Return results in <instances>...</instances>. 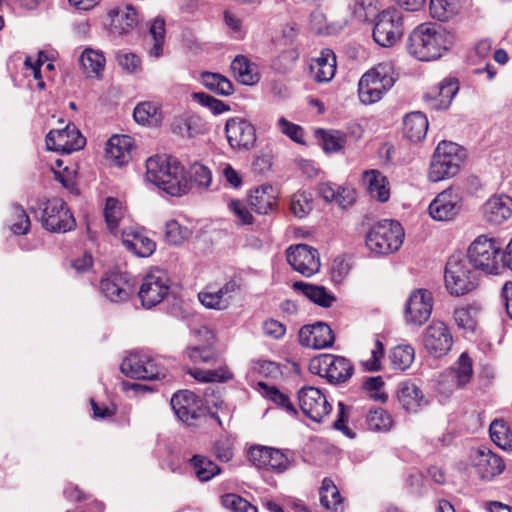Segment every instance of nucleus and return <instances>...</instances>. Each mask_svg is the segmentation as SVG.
Instances as JSON below:
<instances>
[{
  "label": "nucleus",
  "instance_id": "nucleus-7",
  "mask_svg": "<svg viewBox=\"0 0 512 512\" xmlns=\"http://www.w3.org/2000/svg\"><path fill=\"white\" fill-rule=\"evenodd\" d=\"M404 238V231L398 221L382 220L368 231L366 246L374 253L386 255L397 251Z\"/></svg>",
  "mask_w": 512,
  "mask_h": 512
},
{
  "label": "nucleus",
  "instance_id": "nucleus-35",
  "mask_svg": "<svg viewBox=\"0 0 512 512\" xmlns=\"http://www.w3.org/2000/svg\"><path fill=\"white\" fill-rule=\"evenodd\" d=\"M292 287L295 291L302 293L313 303L324 308L331 307L336 300L334 295L328 292L323 286L296 281L293 283Z\"/></svg>",
  "mask_w": 512,
  "mask_h": 512
},
{
  "label": "nucleus",
  "instance_id": "nucleus-61",
  "mask_svg": "<svg viewBox=\"0 0 512 512\" xmlns=\"http://www.w3.org/2000/svg\"><path fill=\"white\" fill-rule=\"evenodd\" d=\"M193 99L197 101L203 107H207L211 110V112L215 115L221 114L223 112L229 111L230 107L226 105L223 101L214 98L213 96L198 92L193 93Z\"/></svg>",
  "mask_w": 512,
  "mask_h": 512
},
{
  "label": "nucleus",
  "instance_id": "nucleus-40",
  "mask_svg": "<svg viewBox=\"0 0 512 512\" xmlns=\"http://www.w3.org/2000/svg\"><path fill=\"white\" fill-rule=\"evenodd\" d=\"M80 65L88 77H98L105 67V57L102 52L86 48L80 56Z\"/></svg>",
  "mask_w": 512,
  "mask_h": 512
},
{
  "label": "nucleus",
  "instance_id": "nucleus-2",
  "mask_svg": "<svg viewBox=\"0 0 512 512\" xmlns=\"http://www.w3.org/2000/svg\"><path fill=\"white\" fill-rule=\"evenodd\" d=\"M453 43L454 36L440 25L422 23L410 33L407 49L420 61H432L440 58Z\"/></svg>",
  "mask_w": 512,
  "mask_h": 512
},
{
  "label": "nucleus",
  "instance_id": "nucleus-44",
  "mask_svg": "<svg viewBox=\"0 0 512 512\" xmlns=\"http://www.w3.org/2000/svg\"><path fill=\"white\" fill-rule=\"evenodd\" d=\"M137 22V11L133 7L127 6L116 11L111 25L115 32L126 34L137 25Z\"/></svg>",
  "mask_w": 512,
  "mask_h": 512
},
{
  "label": "nucleus",
  "instance_id": "nucleus-8",
  "mask_svg": "<svg viewBox=\"0 0 512 512\" xmlns=\"http://www.w3.org/2000/svg\"><path fill=\"white\" fill-rule=\"evenodd\" d=\"M309 369L332 384L346 382L354 372L353 365L348 359L333 354H321L314 357L310 361Z\"/></svg>",
  "mask_w": 512,
  "mask_h": 512
},
{
  "label": "nucleus",
  "instance_id": "nucleus-27",
  "mask_svg": "<svg viewBox=\"0 0 512 512\" xmlns=\"http://www.w3.org/2000/svg\"><path fill=\"white\" fill-rule=\"evenodd\" d=\"M396 395L400 406L408 413H416L429 403L422 389L410 380L398 384Z\"/></svg>",
  "mask_w": 512,
  "mask_h": 512
},
{
  "label": "nucleus",
  "instance_id": "nucleus-11",
  "mask_svg": "<svg viewBox=\"0 0 512 512\" xmlns=\"http://www.w3.org/2000/svg\"><path fill=\"white\" fill-rule=\"evenodd\" d=\"M403 32V14L400 10L391 8L378 14L372 35L380 46L391 47L402 37Z\"/></svg>",
  "mask_w": 512,
  "mask_h": 512
},
{
  "label": "nucleus",
  "instance_id": "nucleus-58",
  "mask_svg": "<svg viewBox=\"0 0 512 512\" xmlns=\"http://www.w3.org/2000/svg\"><path fill=\"white\" fill-rule=\"evenodd\" d=\"M323 149L326 152H338L341 150L347 141L346 135L338 130H332L330 132L321 131Z\"/></svg>",
  "mask_w": 512,
  "mask_h": 512
},
{
  "label": "nucleus",
  "instance_id": "nucleus-56",
  "mask_svg": "<svg viewBox=\"0 0 512 512\" xmlns=\"http://www.w3.org/2000/svg\"><path fill=\"white\" fill-rule=\"evenodd\" d=\"M312 210L311 197L305 192L295 193L290 201V211L297 218L306 217Z\"/></svg>",
  "mask_w": 512,
  "mask_h": 512
},
{
  "label": "nucleus",
  "instance_id": "nucleus-18",
  "mask_svg": "<svg viewBox=\"0 0 512 512\" xmlns=\"http://www.w3.org/2000/svg\"><path fill=\"white\" fill-rule=\"evenodd\" d=\"M86 140L74 125L51 130L46 136V146L50 151L70 154L85 146Z\"/></svg>",
  "mask_w": 512,
  "mask_h": 512
},
{
  "label": "nucleus",
  "instance_id": "nucleus-47",
  "mask_svg": "<svg viewBox=\"0 0 512 512\" xmlns=\"http://www.w3.org/2000/svg\"><path fill=\"white\" fill-rule=\"evenodd\" d=\"M491 440L500 448L507 450L512 448V432L504 420L496 419L489 427Z\"/></svg>",
  "mask_w": 512,
  "mask_h": 512
},
{
  "label": "nucleus",
  "instance_id": "nucleus-41",
  "mask_svg": "<svg viewBox=\"0 0 512 512\" xmlns=\"http://www.w3.org/2000/svg\"><path fill=\"white\" fill-rule=\"evenodd\" d=\"M310 29L319 35H335L339 33L344 24L340 22L328 23L326 15L321 10H314L309 18Z\"/></svg>",
  "mask_w": 512,
  "mask_h": 512
},
{
  "label": "nucleus",
  "instance_id": "nucleus-43",
  "mask_svg": "<svg viewBox=\"0 0 512 512\" xmlns=\"http://www.w3.org/2000/svg\"><path fill=\"white\" fill-rule=\"evenodd\" d=\"M201 81L207 89L218 95L229 96L233 93V85L231 81L221 74L203 72L201 75Z\"/></svg>",
  "mask_w": 512,
  "mask_h": 512
},
{
  "label": "nucleus",
  "instance_id": "nucleus-30",
  "mask_svg": "<svg viewBox=\"0 0 512 512\" xmlns=\"http://www.w3.org/2000/svg\"><path fill=\"white\" fill-rule=\"evenodd\" d=\"M194 335L196 338H203L204 343L189 346L186 350L187 357L194 363L211 362L215 356V353L211 348V342L214 338L212 331L206 326H201L194 331Z\"/></svg>",
  "mask_w": 512,
  "mask_h": 512
},
{
  "label": "nucleus",
  "instance_id": "nucleus-62",
  "mask_svg": "<svg viewBox=\"0 0 512 512\" xmlns=\"http://www.w3.org/2000/svg\"><path fill=\"white\" fill-rule=\"evenodd\" d=\"M189 176L190 180L188 179V181L190 184L194 182L197 186L203 188H207L212 181L211 171L206 166L199 163L191 165Z\"/></svg>",
  "mask_w": 512,
  "mask_h": 512
},
{
  "label": "nucleus",
  "instance_id": "nucleus-63",
  "mask_svg": "<svg viewBox=\"0 0 512 512\" xmlns=\"http://www.w3.org/2000/svg\"><path fill=\"white\" fill-rule=\"evenodd\" d=\"M493 43L490 39L480 40L470 52L469 60L472 64H480L486 61L492 50Z\"/></svg>",
  "mask_w": 512,
  "mask_h": 512
},
{
  "label": "nucleus",
  "instance_id": "nucleus-17",
  "mask_svg": "<svg viewBox=\"0 0 512 512\" xmlns=\"http://www.w3.org/2000/svg\"><path fill=\"white\" fill-rule=\"evenodd\" d=\"M423 345L433 357L440 358L446 355L453 345L449 327L442 321H432L423 333Z\"/></svg>",
  "mask_w": 512,
  "mask_h": 512
},
{
  "label": "nucleus",
  "instance_id": "nucleus-5",
  "mask_svg": "<svg viewBox=\"0 0 512 512\" xmlns=\"http://www.w3.org/2000/svg\"><path fill=\"white\" fill-rule=\"evenodd\" d=\"M445 286L451 295L462 296L477 286L476 270L467 258L461 254H453L445 266Z\"/></svg>",
  "mask_w": 512,
  "mask_h": 512
},
{
  "label": "nucleus",
  "instance_id": "nucleus-24",
  "mask_svg": "<svg viewBox=\"0 0 512 512\" xmlns=\"http://www.w3.org/2000/svg\"><path fill=\"white\" fill-rule=\"evenodd\" d=\"M299 341L306 347L324 349L333 345L335 335L328 324L317 322L300 329Z\"/></svg>",
  "mask_w": 512,
  "mask_h": 512
},
{
  "label": "nucleus",
  "instance_id": "nucleus-54",
  "mask_svg": "<svg viewBox=\"0 0 512 512\" xmlns=\"http://www.w3.org/2000/svg\"><path fill=\"white\" fill-rule=\"evenodd\" d=\"M189 374L196 380L208 383V382H224L232 378L231 372L224 367L214 370H202V369H191Z\"/></svg>",
  "mask_w": 512,
  "mask_h": 512
},
{
  "label": "nucleus",
  "instance_id": "nucleus-10",
  "mask_svg": "<svg viewBox=\"0 0 512 512\" xmlns=\"http://www.w3.org/2000/svg\"><path fill=\"white\" fill-rule=\"evenodd\" d=\"M126 376L141 380H156L165 377V368L148 353L131 352L121 363Z\"/></svg>",
  "mask_w": 512,
  "mask_h": 512
},
{
  "label": "nucleus",
  "instance_id": "nucleus-19",
  "mask_svg": "<svg viewBox=\"0 0 512 512\" xmlns=\"http://www.w3.org/2000/svg\"><path fill=\"white\" fill-rule=\"evenodd\" d=\"M170 405L177 418L186 425H193L205 413L202 400L188 390L174 393Z\"/></svg>",
  "mask_w": 512,
  "mask_h": 512
},
{
  "label": "nucleus",
  "instance_id": "nucleus-25",
  "mask_svg": "<svg viewBox=\"0 0 512 512\" xmlns=\"http://www.w3.org/2000/svg\"><path fill=\"white\" fill-rule=\"evenodd\" d=\"M121 240L126 249L138 257H149L156 249V243L141 227H125L121 232Z\"/></svg>",
  "mask_w": 512,
  "mask_h": 512
},
{
  "label": "nucleus",
  "instance_id": "nucleus-31",
  "mask_svg": "<svg viewBox=\"0 0 512 512\" xmlns=\"http://www.w3.org/2000/svg\"><path fill=\"white\" fill-rule=\"evenodd\" d=\"M237 284L234 281L227 282L219 290L210 292L202 291L198 298L202 305L209 309L224 310L230 305L232 294L236 291Z\"/></svg>",
  "mask_w": 512,
  "mask_h": 512
},
{
  "label": "nucleus",
  "instance_id": "nucleus-29",
  "mask_svg": "<svg viewBox=\"0 0 512 512\" xmlns=\"http://www.w3.org/2000/svg\"><path fill=\"white\" fill-rule=\"evenodd\" d=\"M458 82L454 78H447L432 88L426 98L430 101V106L436 110L447 109L458 91Z\"/></svg>",
  "mask_w": 512,
  "mask_h": 512
},
{
  "label": "nucleus",
  "instance_id": "nucleus-34",
  "mask_svg": "<svg viewBox=\"0 0 512 512\" xmlns=\"http://www.w3.org/2000/svg\"><path fill=\"white\" fill-rule=\"evenodd\" d=\"M236 80L243 85H254L260 80L258 67L243 55L236 56L231 63Z\"/></svg>",
  "mask_w": 512,
  "mask_h": 512
},
{
  "label": "nucleus",
  "instance_id": "nucleus-22",
  "mask_svg": "<svg viewBox=\"0 0 512 512\" xmlns=\"http://www.w3.org/2000/svg\"><path fill=\"white\" fill-rule=\"evenodd\" d=\"M100 291L110 302L122 303L133 294V286L127 273L111 272L101 280Z\"/></svg>",
  "mask_w": 512,
  "mask_h": 512
},
{
  "label": "nucleus",
  "instance_id": "nucleus-53",
  "mask_svg": "<svg viewBox=\"0 0 512 512\" xmlns=\"http://www.w3.org/2000/svg\"><path fill=\"white\" fill-rule=\"evenodd\" d=\"M104 217L110 232L115 233L123 217L121 203L116 198L109 197L106 199Z\"/></svg>",
  "mask_w": 512,
  "mask_h": 512
},
{
  "label": "nucleus",
  "instance_id": "nucleus-14",
  "mask_svg": "<svg viewBox=\"0 0 512 512\" xmlns=\"http://www.w3.org/2000/svg\"><path fill=\"white\" fill-rule=\"evenodd\" d=\"M249 460L258 469H265L274 473H283L291 466L289 451L268 446H253L248 452Z\"/></svg>",
  "mask_w": 512,
  "mask_h": 512
},
{
  "label": "nucleus",
  "instance_id": "nucleus-4",
  "mask_svg": "<svg viewBox=\"0 0 512 512\" xmlns=\"http://www.w3.org/2000/svg\"><path fill=\"white\" fill-rule=\"evenodd\" d=\"M466 157L465 150L451 141H442L436 147L429 168V179L439 182L454 177Z\"/></svg>",
  "mask_w": 512,
  "mask_h": 512
},
{
  "label": "nucleus",
  "instance_id": "nucleus-37",
  "mask_svg": "<svg viewBox=\"0 0 512 512\" xmlns=\"http://www.w3.org/2000/svg\"><path fill=\"white\" fill-rule=\"evenodd\" d=\"M403 125L404 135L412 142L424 139L428 131V119L420 111L407 114Z\"/></svg>",
  "mask_w": 512,
  "mask_h": 512
},
{
  "label": "nucleus",
  "instance_id": "nucleus-57",
  "mask_svg": "<svg viewBox=\"0 0 512 512\" xmlns=\"http://www.w3.org/2000/svg\"><path fill=\"white\" fill-rule=\"evenodd\" d=\"M158 106L152 102L139 103L133 112V117L140 124L151 123L157 121Z\"/></svg>",
  "mask_w": 512,
  "mask_h": 512
},
{
  "label": "nucleus",
  "instance_id": "nucleus-52",
  "mask_svg": "<svg viewBox=\"0 0 512 512\" xmlns=\"http://www.w3.org/2000/svg\"><path fill=\"white\" fill-rule=\"evenodd\" d=\"M477 309L474 306L459 307L454 310V320L458 328L465 331L474 332L476 322Z\"/></svg>",
  "mask_w": 512,
  "mask_h": 512
},
{
  "label": "nucleus",
  "instance_id": "nucleus-48",
  "mask_svg": "<svg viewBox=\"0 0 512 512\" xmlns=\"http://www.w3.org/2000/svg\"><path fill=\"white\" fill-rule=\"evenodd\" d=\"M320 502L327 509L338 510L342 503V497L334 482L329 478H324L319 491Z\"/></svg>",
  "mask_w": 512,
  "mask_h": 512
},
{
  "label": "nucleus",
  "instance_id": "nucleus-55",
  "mask_svg": "<svg viewBox=\"0 0 512 512\" xmlns=\"http://www.w3.org/2000/svg\"><path fill=\"white\" fill-rule=\"evenodd\" d=\"M221 504L232 512H258L254 505L234 493L223 495L221 497Z\"/></svg>",
  "mask_w": 512,
  "mask_h": 512
},
{
  "label": "nucleus",
  "instance_id": "nucleus-32",
  "mask_svg": "<svg viewBox=\"0 0 512 512\" xmlns=\"http://www.w3.org/2000/svg\"><path fill=\"white\" fill-rule=\"evenodd\" d=\"M133 140L128 135H113L106 145V157L121 166L130 159Z\"/></svg>",
  "mask_w": 512,
  "mask_h": 512
},
{
  "label": "nucleus",
  "instance_id": "nucleus-3",
  "mask_svg": "<svg viewBox=\"0 0 512 512\" xmlns=\"http://www.w3.org/2000/svg\"><path fill=\"white\" fill-rule=\"evenodd\" d=\"M395 83L394 68L390 63H379L362 75L358 96L363 104L378 102Z\"/></svg>",
  "mask_w": 512,
  "mask_h": 512
},
{
  "label": "nucleus",
  "instance_id": "nucleus-33",
  "mask_svg": "<svg viewBox=\"0 0 512 512\" xmlns=\"http://www.w3.org/2000/svg\"><path fill=\"white\" fill-rule=\"evenodd\" d=\"M310 70L317 82H329L335 75L336 56L330 49H324L310 66Z\"/></svg>",
  "mask_w": 512,
  "mask_h": 512
},
{
  "label": "nucleus",
  "instance_id": "nucleus-16",
  "mask_svg": "<svg viewBox=\"0 0 512 512\" xmlns=\"http://www.w3.org/2000/svg\"><path fill=\"white\" fill-rule=\"evenodd\" d=\"M41 219L43 227L51 232H67L75 226V219L66 203L58 198L44 203Z\"/></svg>",
  "mask_w": 512,
  "mask_h": 512
},
{
  "label": "nucleus",
  "instance_id": "nucleus-49",
  "mask_svg": "<svg viewBox=\"0 0 512 512\" xmlns=\"http://www.w3.org/2000/svg\"><path fill=\"white\" fill-rule=\"evenodd\" d=\"M389 358L395 369L403 371L413 363L415 351L411 345H398L391 350Z\"/></svg>",
  "mask_w": 512,
  "mask_h": 512
},
{
  "label": "nucleus",
  "instance_id": "nucleus-28",
  "mask_svg": "<svg viewBox=\"0 0 512 512\" xmlns=\"http://www.w3.org/2000/svg\"><path fill=\"white\" fill-rule=\"evenodd\" d=\"M474 467L482 479H492L504 469V463L500 456L486 447L479 448L473 459Z\"/></svg>",
  "mask_w": 512,
  "mask_h": 512
},
{
  "label": "nucleus",
  "instance_id": "nucleus-59",
  "mask_svg": "<svg viewBox=\"0 0 512 512\" xmlns=\"http://www.w3.org/2000/svg\"><path fill=\"white\" fill-rule=\"evenodd\" d=\"M190 234L188 228L181 226L176 220H170L165 225V237L172 245L181 244Z\"/></svg>",
  "mask_w": 512,
  "mask_h": 512
},
{
  "label": "nucleus",
  "instance_id": "nucleus-64",
  "mask_svg": "<svg viewBox=\"0 0 512 512\" xmlns=\"http://www.w3.org/2000/svg\"><path fill=\"white\" fill-rule=\"evenodd\" d=\"M116 58L119 66L128 73H136L141 69V60L134 53L120 51Z\"/></svg>",
  "mask_w": 512,
  "mask_h": 512
},
{
  "label": "nucleus",
  "instance_id": "nucleus-6",
  "mask_svg": "<svg viewBox=\"0 0 512 512\" xmlns=\"http://www.w3.org/2000/svg\"><path fill=\"white\" fill-rule=\"evenodd\" d=\"M501 251V244L495 238L480 235L470 244L466 258L475 270L499 274L502 269Z\"/></svg>",
  "mask_w": 512,
  "mask_h": 512
},
{
  "label": "nucleus",
  "instance_id": "nucleus-50",
  "mask_svg": "<svg viewBox=\"0 0 512 512\" xmlns=\"http://www.w3.org/2000/svg\"><path fill=\"white\" fill-rule=\"evenodd\" d=\"M366 423L368 429L375 432L389 431L393 425L391 416L382 408L370 410Z\"/></svg>",
  "mask_w": 512,
  "mask_h": 512
},
{
  "label": "nucleus",
  "instance_id": "nucleus-1",
  "mask_svg": "<svg viewBox=\"0 0 512 512\" xmlns=\"http://www.w3.org/2000/svg\"><path fill=\"white\" fill-rule=\"evenodd\" d=\"M146 179L171 196H182L190 190L184 167L177 158L155 155L146 161Z\"/></svg>",
  "mask_w": 512,
  "mask_h": 512
},
{
  "label": "nucleus",
  "instance_id": "nucleus-51",
  "mask_svg": "<svg viewBox=\"0 0 512 512\" xmlns=\"http://www.w3.org/2000/svg\"><path fill=\"white\" fill-rule=\"evenodd\" d=\"M457 10L458 0H430V14L439 21H447Z\"/></svg>",
  "mask_w": 512,
  "mask_h": 512
},
{
  "label": "nucleus",
  "instance_id": "nucleus-21",
  "mask_svg": "<svg viewBox=\"0 0 512 512\" xmlns=\"http://www.w3.org/2000/svg\"><path fill=\"white\" fill-rule=\"evenodd\" d=\"M433 299L430 291L426 289L414 290L405 304L404 317L407 323L422 325L432 312Z\"/></svg>",
  "mask_w": 512,
  "mask_h": 512
},
{
  "label": "nucleus",
  "instance_id": "nucleus-26",
  "mask_svg": "<svg viewBox=\"0 0 512 512\" xmlns=\"http://www.w3.org/2000/svg\"><path fill=\"white\" fill-rule=\"evenodd\" d=\"M482 217L490 225H500L512 216V198L505 194L491 196L481 207Z\"/></svg>",
  "mask_w": 512,
  "mask_h": 512
},
{
  "label": "nucleus",
  "instance_id": "nucleus-12",
  "mask_svg": "<svg viewBox=\"0 0 512 512\" xmlns=\"http://www.w3.org/2000/svg\"><path fill=\"white\" fill-rule=\"evenodd\" d=\"M170 278L161 269L151 270L142 280L138 296L144 308L150 309L160 304L168 295Z\"/></svg>",
  "mask_w": 512,
  "mask_h": 512
},
{
  "label": "nucleus",
  "instance_id": "nucleus-15",
  "mask_svg": "<svg viewBox=\"0 0 512 512\" xmlns=\"http://www.w3.org/2000/svg\"><path fill=\"white\" fill-rule=\"evenodd\" d=\"M299 407L304 415L320 423L332 410L323 392L314 386H304L297 393Z\"/></svg>",
  "mask_w": 512,
  "mask_h": 512
},
{
  "label": "nucleus",
  "instance_id": "nucleus-46",
  "mask_svg": "<svg viewBox=\"0 0 512 512\" xmlns=\"http://www.w3.org/2000/svg\"><path fill=\"white\" fill-rule=\"evenodd\" d=\"M259 391L262 393L264 397L274 402L276 405L282 407L288 414L297 415V410L295 406L290 401V398L278 390L274 386H268L266 383L260 381L258 382Z\"/></svg>",
  "mask_w": 512,
  "mask_h": 512
},
{
  "label": "nucleus",
  "instance_id": "nucleus-39",
  "mask_svg": "<svg viewBox=\"0 0 512 512\" xmlns=\"http://www.w3.org/2000/svg\"><path fill=\"white\" fill-rule=\"evenodd\" d=\"M363 181L367 186L370 196L380 202H386L390 197L388 181L382 173L377 170L365 171Z\"/></svg>",
  "mask_w": 512,
  "mask_h": 512
},
{
  "label": "nucleus",
  "instance_id": "nucleus-23",
  "mask_svg": "<svg viewBox=\"0 0 512 512\" xmlns=\"http://www.w3.org/2000/svg\"><path fill=\"white\" fill-rule=\"evenodd\" d=\"M225 133L229 145L233 149H250L256 141L254 126L243 118H230L225 125Z\"/></svg>",
  "mask_w": 512,
  "mask_h": 512
},
{
  "label": "nucleus",
  "instance_id": "nucleus-38",
  "mask_svg": "<svg viewBox=\"0 0 512 512\" xmlns=\"http://www.w3.org/2000/svg\"><path fill=\"white\" fill-rule=\"evenodd\" d=\"M318 194L326 202H335L339 206L345 208L354 202L353 192L344 187L336 186L330 182H322L317 187Z\"/></svg>",
  "mask_w": 512,
  "mask_h": 512
},
{
  "label": "nucleus",
  "instance_id": "nucleus-20",
  "mask_svg": "<svg viewBox=\"0 0 512 512\" xmlns=\"http://www.w3.org/2000/svg\"><path fill=\"white\" fill-rule=\"evenodd\" d=\"M286 254L288 263L305 277L314 275L320 269L318 251L307 244L290 246Z\"/></svg>",
  "mask_w": 512,
  "mask_h": 512
},
{
  "label": "nucleus",
  "instance_id": "nucleus-42",
  "mask_svg": "<svg viewBox=\"0 0 512 512\" xmlns=\"http://www.w3.org/2000/svg\"><path fill=\"white\" fill-rule=\"evenodd\" d=\"M165 40V21L163 18H155L149 26V41L151 47L148 49L150 56L159 58L163 54Z\"/></svg>",
  "mask_w": 512,
  "mask_h": 512
},
{
  "label": "nucleus",
  "instance_id": "nucleus-36",
  "mask_svg": "<svg viewBox=\"0 0 512 512\" xmlns=\"http://www.w3.org/2000/svg\"><path fill=\"white\" fill-rule=\"evenodd\" d=\"M276 194L271 185L256 188L249 196L251 208L258 214H267L276 206Z\"/></svg>",
  "mask_w": 512,
  "mask_h": 512
},
{
  "label": "nucleus",
  "instance_id": "nucleus-60",
  "mask_svg": "<svg viewBox=\"0 0 512 512\" xmlns=\"http://www.w3.org/2000/svg\"><path fill=\"white\" fill-rule=\"evenodd\" d=\"M13 216L15 221L11 224V230L16 235H25L30 230V219L22 206L18 204L12 205Z\"/></svg>",
  "mask_w": 512,
  "mask_h": 512
},
{
  "label": "nucleus",
  "instance_id": "nucleus-13",
  "mask_svg": "<svg viewBox=\"0 0 512 512\" xmlns=\"http://www.w3.org/2000/svg\"><path fill=\"white\" fill-rule=\"evenodd\" d=\"M473 377V362L467 353H462L457 362L445 370L439 378V391L451 394L455 390L464 388Z\"/></svg>",
  "mask_w": 512,
  "mask_h": 512
},
{
  "label": "nucleus",
  "instance_id": "nucleus-9",
  "mask_svg": "<svg viewBox=\"0 0 512 512\" xmlns=\"http://www.w3.org/2000/svg\"><path fill=\"white\" fill-rule=\"evenodd\" d=\"M464 197L460 188L451 186L436 195L428 206L430 217L439 222L455 220L463 211Z\"/></svg>",
  "mask_w": 512,
  "mask_h": 512
},
{
  "label": "nucleus",
  "instance_id": "nucleus-45",
  "mask_svg": "<svg viewBox=\"0 0 512 512\" xmlns=\"http://www.w3.org/2000/svg\"><path fill=\"white\" fill-rule=\"evenodd\" d=\"M190 463L197 478L202 482L211 480L221 472L220 467L205 456L194 455Z\"/></svg>",
  "mask_w": 512,
  "mask_h": 512
}]
</instances>
